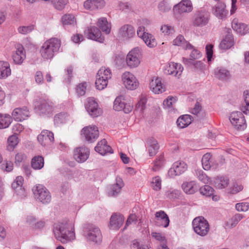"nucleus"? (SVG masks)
<instances>
[{
  "mask_svg": "<svg viewBox=\"0 0 249 249\" xmlns=\"http://www.w3.org/2000/svg\"><path fill=\"white\" fill-rule=\"evenodd\" d=\"M55 238L62 244L71 242L75 238L74 225L68 222H58L53 225Z\"/></svg>",
  "mask_w": 249,
  "mask_h": 249,
  "instance_id": "obj_1",
  "label": "nucleus"
},
{
  "mask_svg": "<svg viewBox=\"0 0 249 249\" xmlns=\"http://www.w3.org/2000/svg\"><path fill=\"white\" fill-rule=\"evenodd\" d=\"M60 46L61 41L59 39L57 38H50L46 40L41 47V56L44 59H51L58 52Z\"/></svg>",
  "mask_w": 249,
  "mask_h": 249,
  "instance_id": "obj_2",
  "label": "nucleus"
},
{
  "mask_svg": "<svg viewBox=\"0 0 249 249\" xmlns=\"http://www.w3.org/2000/svg\"><path fill=\"white\" fill-rule=\"evenodd\" d=\"M35 109L41 116L51 115L53 110V104L48 99H39L36 102Z\"/></svg>",
  "mask_w": 249,
  "mask_h": 249,
  "instance_id": "obj_3",
  "label": "nucleus"
},
{
  "mask_svg": "<svg viewBox=\"0 0 249 249\" xmlns=\"http://www.w3.org/2000/svg\"><path fill=\"white\" fill-rule=\"evenodd\" d=\"M192 225L195 232L201 236L206 235L210 230L208 221L201 216L195 218Z\"/></svg>",
  "mask_w": 249,
  "mask_h": 249,
  "instance_id": "obj_4",
  "label": "nucleus"
},
{
  "mask_svg": "<svg viewBox=\"0 0 249 249\" xmlns=\"http://www.w3.org/2000/svg\"><path fill=\"white\" fill-rule=\"evenodd\" d=\"M33 191L36 199L44 204L50 202L51 195L45 186L41 184H37L33 188Z\"/></svg>",
  "mask_w": 249,
  "mask_h": 249,
  "instance_id": "obj_5",
  "label": "nucleus"
},
{
  "mask_svg": "<svg viewBox=\"0 0 249 249\" xmlns=\"http://www.w3.org/2000/svg\"><path fill=\"white\" fill-rule=\"evenodd\" d=\"M133 108V103L124 96H118L114 102L113 108L116 111L123 110L125 113L130 112Z\"/></svg>",
  "mask_w": 249,
  "mask_h": 249,
  "instance_id": "obj_6",
  "label": "nucleus"
},
{
  "mask_svg": "<svg viewBox=\"0 0 249 249\" xmlns=\"http://www.w3.org/2000/svg\"><path fill=\"white\" fill-rule=\"evenodd\" d=\"M141 49L136 47L131 50L125 58L127 66L131 69L138 67L141 63Z\"/></svg>",
  "mask_w": 249,
  "mask_h": 249,
  "instance_id": "obj_7",
  "label": "nucleus"
},
{
  "mask_svg": "<svg viewBox=\"0 0 249 249\" xmlns=\"http://www.w3.org/2000/svg\"><path fill=\"white\" fill-rule=\"evenodd\" d=\"M209 20L208 12L205 10L197 11L194 14L192 20V25L195 27L206 26Z\"/></svg>",
  "mask_w": 249,
  "mask_h": 249,
  "instance_id": "obj_8",
  "label": "nucleus"
},
{
  "mask_svg": "<svg viewBox=\"0 0 249 249\" xmlns=\"http://www.w3.org/2000/svg\"><path fill=\"white\" fill-rule=\"evenodd\" d=\"M122 80L125 87L129 90H134L139 86V82L136 77L129 71L123 73Z\"/></svg>",
  "mask_w": 249,
  "mask_h": 249,
  "instance_id": "obj_9",
  "label": "nucleus"
},
{
  "mask_svg": "<svg viewBox=\"0 0 249 249\" xmlns=\"http://www.w3.org/2000/svg\"><path fill=\"white\" fill-rule=\"evenodd\" d=\"M229 119L232 125L239 130H244L247 126L245 117L241 112H232Z\"/></svg>",
  "mask_w": 249,
  "mask_h": 249,
  "instance_id": "obj_10",
  "label": "nucleus"
},
{
  "mask_svg": "<svg viewBox=\"0 0 249 249\" xmlns=\"http://www.w3.org/2000/svg\"><path fill=\"white\" fill-rule=\"evenodd\" d=\"M81 135L88 142H93L99 137L98 127L95 125L85 126L82 129Z\"/></svg>",
  "mask_w": 249,
  "mask_h": 249,
  "instance_id": "obj_11",
  "label": "nucleus"
},
{
  "mask_svg": "<svg viewBox=\"0 0 249 249\" xmlns=\"http://www.w3.org/2000/svg\"><path fill=\"white\" fill-rule=\"evenodd\" d=\"M85 237L88 241L96 244L101 243L103 238L100 230L94 226H91L88 229L85 234Z\"/></svg>",
  "mask_w": 249,
  "mask_h": 249,
  "instance_id": "obj_12",
  "label": "nucleus"
},
{
  "mask_svg": "<svg viewBox=\"0 0 249 249\" xmlns=\"http://www.w3.org/2000/svg\"><path fill=\"white\" fill-rule=\"evenodd\" d=\"M186 163L183 161L175 162L168 172L169 177L173 178L177 176H179L185 172L187 169Z\"/></svg>",
  "mask_w": 249,
  "mask_h": 249,
  "instance_id": "obj_13",
  "label": "nucleus"
},
{
  "mask_svg": "<svg viewBox=\"0 0 249 249\" xmlns=\"http://www.w3.org/2000/svg\"><path fill=\"white\" fill-rule=\"evenodd\" d=\"M183 70V67L180 64L172 62L166 64L164 68L165 74L173 75L178 78L181 75Z\"/></svg>",
  "mask_w": 249,
  "mask_h": 249,
  "instance_id": "obj_14",
  "label": "nucleus"
},
{
  "mask_svg": "<svg viewBox=\"0 0 249 249\" xmlns=\"http://www.w3.org/2000/svg\"><path fill=\"white\" fill-rule=\"evenodd\" d=\"M85 35L89 39H90L100 43L105 40L104 36L102 35L100 30L95 26H90L85 31Z\"/></svg>",
  "mask_w": 249,
  "mask_h": 249,
  "instance_id": "obj_15",
  "label": "nucleus"
},
{
  "mask_svg": "<svg viewBox=\"0 0 249 249\" xmlns=\"http://www.w3.org/2000/svg\"><path fill=\"white\" fill-rule=\"evenodd\" d=\"M86 108L89 114L93 117H97L101 115L102 113V109L98 107L97 103L93 97L87 99Z\"/></svg>",
  "mask_w": 249,
  "mask_h": 249,
  "instance_id": "obj_16",
  "label": "nucleus"
},
{
  "mask_svg": "<svg viewBox=\"0 0 249 249\" xmlns=\"http://www.w3.org/2000/svg\"><path fill=\"white\" fill-rule=\"evenodd\" d=\"M38 142L44 146L51 145L54 141L53 133L47 130H43L37 137Z\"/></svg>",
  "mask_w": 249,
  "mask_h": 249,
  "instance_id": "obj_17",
  "label": "nucleus"
},
{
  "mask_svg": "<svg viewBox=\"0 0 249 249\" xmlns=\"http://www.w3.org/2000/svg\"><path fill=\"white\" fill-rule=\"evenodd\" d=\"M135 31L134 27L129 24L122 26L119 31L118 36L124 40H128L134 36Z\"/></svg>",
  "mask_w": 249,
  "mask_h": 249,
  "instance_id": "obj_18",
  "label": "nucleus"
},
{
  "mask_svg": "<svg viewBox=\"0 0 249 249\" xmlns=\"http://www.w3.org/2000/svg\"><path fill=\"white\" fill-rule=\"evenodd\" d=\"M89 155V149L84 146L77 148L74 151L73 157L78 162H85L88 159Z\"/></svg>",
  "mask_w": 249,
  "mask_h": 249,
  "instance_id": "obj_19",
  "label": "nucleus"
},
{
  "mask_svg": "<svg viewBox=\"0 0 249 249\" xmlns=\"http://www.w3.org/2000/svg\"><path fill=\"white\" fill-rule=\"evenodd\" d=\"M29 115V110L26 107L16 108L12 112V116L14 119L18 122L27 119Z\"/></svg>",
  "mask_w": 249,
  "mask_h": 249,
  "instance_id": "obj_20",
  "label": "nucleus"
},
{
  "mask_svg": "<svg viewBox=\"0 0 249 249\" xmlns=\"http://www.w3.org/2000/svg\"><path fill=\"white\" fill-rule=\"evenodd\" d=\"M156 224L159 227L167 228L169 224L170 220L167 214L163 211L157 212L155 213Z\"/></svg>",
  "mask_w": 249,
  "mask_h": 249,
  "instance_id": "obj_21",
  "label": "nucleus"
},
{
  "mask_svg": "<svg viewBox=\"0 0 249 249\" xmlns=\"http://www.w3.org/2000/svg\"><path fill=\"white\" fill-rule=\"evenodd\" d=\"M151 90L156 94L162 93L165 91V88L161 82V79L154 77L152 78L149 84Z\"/></svg>",
  "mask_w": 249,
  "mask_h": 249,
  "instance_id": "obj_22",
  "label": "nucleus"
},
{
  "mask_svg": "<svg viewBox=\"0 0 249 249\" xmlns=\"http://www.w3.org/2000/svg\"><path fill=\"white\" fill-rule=\"evenodd\" d=\"M231 26L234 31L241 35H244L249 32V25L240 22L237 18L233 19Z\"/></svg>",
  "mask_w": 249,
  "mask_h": 249,
  "instance_id": "obj_23",
  "label": "nucleus"
},
{
  "mask_svg": "<svg viewBox=\"0 0 249 249\" xmlns=\"http://www.w3.org/2000/svg\"><path fill=\"white\" fill-rule=\"evenodd\" d=\"M104 0H87L84 2L86 9L94 10L103 8L105 5Z\"/></svg>",
  "mask_w": 249,
  "mask_h": 249,
  "instance_id": "obj_24",
  "label": "nucleus"
},
{
  "mask_svg": "<svg viewBox=\"0 0 249 249\" xmlns=\"http://www.w3.org/2000/svg\"><path fill=\"white\" fill-rule=\"evenodd\" d=\"M192 10V3L190 0H182L180 2L174 7V11L178 10L180 13H189Z\"/></svg>",
  "mask_w": 249,
  "mask_h": 249,
  "instance_id": "obj_25",
  "label": "nucleus"
},
{
  "mask_svg": "<svg viewBox=\"0 0 249 249\" xmlns=\"http://www.w3.org/2000/svg\"><path fill=\"white\" fill-rule=\"evenodd\" d=\"M181 188L183 191L187 194L192 195L196 192L199 188V185L195 181L184 182Z\"/></svg>",
  "mask_w": 249,
  "mask_h": 249,
  "instance_id": "obj_26",
  "label": "nucleus"
},
{
  "mask_svg": "<svg viewBox=\"0 0 249 249\" xmlns=\"http://www.w3.org/2000/svg\"><path fill=\"white\" fill-rule=\"evenodd\" d=\"M16 51L13 54V59L16 64H21L26 57L24 49L22 45H18Z\"/></svg>",
  "mask_w": 249,
  "mask_h": 249,
  "instance_id": "obj_27",
  "label": "nucleus"
},
{
  "mask_svg": "<svg viewBox=\"0 0 249 249\" xmlns=\"http://www.w3.org/2000/svg\"><path fill=\"white\" fill-rule=\"evenodd\" d=\"M95 150L102 155L113 153L111 147L107 144V141L105 139L102 140L98 143L95 147Z\"/></svg>",
  "mask_w": 249,
  "mask_h": 249,
  "instance_id": "obj_28",
  "label": "nucleus"
},
{
  "mask_svg": "<svg viewBox=\"0 0 249 249\" xmlns=\"http://www.w3.org/2000/svg\"><path fill=\"white\" fill-rule=\"evenodd\" d=\"M124 217L121 214H113L110 220V227L113 230H118L123 225Z\"/></svg>",
  "mask_w": 249,
  "mask_h": 249,
  "instance_id": "obj_29",
  "label": "nucleus"
},
{
  "mask_svg": "<svg viewBox=\"0 0 249 249\" xmlns=\"http://www.w3.org/2000/svg\"><path fill=\"white\" fill-rule=\"evenodd\" d=\"M213 74L214 76L221 80H226L230 77V73L226 68L219 67L214 70Z\"/></svg>",
  "mask_w": 249,
  "mask_h": 249,
  "instance_id": "obj_30",
  "label": "nucleus"
},
{
  "mask_svg": "<svg viewBox=\"0 0 249 249\" xmlns=\"http://www.w3.org/2000/svg\"><path fill=\"white\" fill-rule=\"evenodd\" d=\"M11 74L9 63L7 61H0V79H5Z\"/></svg>",
  "mask_w": 249,
  "mask_h": 249,
  "instance_id": "obj_31",
  "label": "nucleus"
},
{
  "mask_svg": "<svg viewBox=\"0 0 249 249\" xmlns=\"http://www.w3.org/2000/svg\"><path fill=\"white\" fill-rule=\"evenodd\" d=\"M97 25L106 34L108 35L111 31V24L109 23L106 18H101L98 19Z\"/></svg>",
  "mask_w": 249,
  "mask_h": 249,
  "instance_id": "obj_32",
  "label": "nucleus"
},
{
  "mask_svg": "<svg viewBox=\"0 0 249 249\" xmlns=\"http://www.w3.org/2000/svg\"><path fill=\"white\" fill-rule=\"evenodd\" d=\"M244 217V216L242 214L237 213L235 214L226 222L225 223V228L231 229L235 227Z\"/></svg>",
  "mask_w": 249,
  "mask_h": 249,
  "instance_id": "obj_33",
  "label": "nucleus"
},
{
  "mask_svg": "<svg viewBox=\"0 0 249 249\" xmlns=\"http://www.w3.org/2000/svg\"><path fill=\"white\" fill-rule=\"evenodd\" d=\"M123 186L124 183L122 179L120 178H117L116 183L110 187V190L108 192L109 196H115L117 195L120 192Z\"/></svg>",
  "mask_w": 249,
  "mask_h": 249,
  "instance_id": "obj_34",
  "label": "nucleus"
},
{
  "mask_svg": "<svg viewBox=\"0 0 249 249\" xmlns=\"http://www.w3.org/2000/svg\"><path fill=\"white\" fill-rule=\"evenodd\" d=\"M146 142L149 156L155 155L159 148L157 141L155 139L151 138L148 139Z\"/></svg>",
  "mask_w": 249,
  "mask_h": 249,
  "instance_id": "obj_35",
  "label": "nucleus"
},
{
  "mask_svg": "<svg viewBox=\"0 0 249 249\" xmlns=\"http://www.w3.org/2000/svg\"><path fill=\"white\" fill-rule=\"evenodd\" d=\"M173 44L176 46H181L185 50L193 49V46L188 42L186 41L183 36L181 35L178 36L173 40Z\"/></svg>",
  "mask_w": 249,
  "mask_h": 249,
  "instance_id": "obj_36",
  "label": "nucleus"
},
{
  "mask_svg": "<svg viewBox=\"0 0 249 249\" xmlns=\"http://www.w3.org/2000/svg\"><path fill=\"white\" fill-rule=\"evenodd\" d=\"M233 43L232 35L228 33L221 42L219 47L223 50L229 49L233 45Z\"/></svg>",
  "mask_w": 249,
  "mask_h": 249,
  "instance_id": "obj_37",
  "label": "nucleus"
},
{
  "mask_svg": "<svg viewBox=\"0 0 249 249\" xmlns=\"http://www.w3.org/2000/svg\"><path fill=\"white\" fill-rule=\"evenodd\" d=\"M192 116L190 115H183L179 117L177 121V124L180 128H183L188 126L192 122Z\"/></svg>",
  "mask_w": 249,
  "mask_h": 249,
  "instance_id": "obj_38",
  "label": "nucleus"
},
{
  "mask_svg": "<svg viewBox=\"0 0 249 249\" xmlns=\"http://www.w3.org/2000/svg\"><path fill=\"white\" fill-rule=\"evenodd\" d=\"M226 5L223 3H217L214 7V14L219 18H224L226 15Z\"/></svg>",
  "mask_w": 249,
  "mask_h": 249,
  "instance_id": "obj_39",
  "label": "nucleus"
},
{
  "mask_svg": "<svg viewBox=\"0 0 249 249\" xmlns=\"http://www.w3.org/2000/svg\"><path fill=\"white\" fill-rule=\"evenodd\" d=\"M215 187L217 189H223L228 186L229 179L227 177L218 176L215 178Z\"/></svg>",
  "mask_w": 249,
  "mask_h": 249,
  "instance_id": "obj_40",
  "label": "nucleus"
},
{
  "mask_svg": "<svg viewBox=\"0 0 249 249\" xmlns=\"http://www.w3.org/2000/svg\"><path fill=\"white\" fill-rule=\"evenodd\" d=\"M112 73L109 68L102 67L98 71L96 77L105 79L108 81L111 78Z\"/></svg>",
  "mask_w": 249,
  "mask_h": 249,
  "instance_id": "obj_41",
  "label": "nucleus"
},
{
  "mask_svg": "<svg viewBox=\"0 0 249 249\" xmlns=\"http://www.w3.org/2000/svg\"><path fill=\"white\" fill-rule=\"evenodd\" d=\"M183 62L188 66L193 65L195 68L201 71L204 70L205 68V65L201 61H195L188 58H183Z\"/></svg>",
  "mask_w": 249,
  "mask_h": 249,
  "instance_id": "obj_42",
  "label": "nucleus"
},
{
  "mask_svg": "<svg viewBox=\"0 0 249 249\" xmlns=\"http://www.w3.org/2000/svg\"><path fill=\"white\" fill-rule=\"evenodd\" d=\"M44 158L41 156L34 157L31 161L32 167L36 170L41 169L44 166Z\"/></svg>",
  "mask_w": 249,
  "mask_h": 249,
  "instance_id": "obj_43",
  "label": "nucleus"
},
{
  "mask_svg": "<svg viewBox=\"0 0 249 249\" xmlns=\"http://www.w3.org/2000/svg\"><path fill=\"white\" fill-rule=\"evenodd\" d=\"M177 101L176 97L168 96L166 99L164 100L163 102L164 107L167 109L169 112H172L174 111V104Z\"/></svg>",
  "mask_w": 249,
  "mask_h": 249,
  "instance_id": "obj_44",
  "label": "nucleus"
},
{
  "mask_svg": "<svg viewBox=\"0 0 249 249\" xmlns=\"http://www.w3.org/2000/svg\"><path fill=\"white\" fill-rule=\"evenodd\" d=\"M12 118L9 114L0 113V129L8 127L11 124Z\"/></svg>",
  "mask_w": 249,
  "mask_h": 249,
  "instance_id": "obj_45",
  "label": "nucleus"
},
{
  "mask_svg": "<svg viewBox=\"0 0 249 249\" xmlns=\"http://www.w3.org/2000/svg\"><path fill=\"white\" fill-rule=\"evenodd\" d=\"M61 22L64 26L74 25L76 23V20L73 15L68 14L62 16Z\"/></svg>",
  "mask_w": 249,
  "mask_h": 249,
  "instance_id": "obj_46",
  "label": "nucleus"
},
{
  "mask_svg": "<svg viewBox=\"0 0 249 249\" xmlns=\"http://www.w3.org/2000/svg\"><path fill=\"white\" fill-rule=\"evenodd\" d=\"M152 168V171H158L162 168L165 164V160L163 155H160L154 161Z\"/></svg>",
  "mask_w": 249,
  "mask_h": 249,
  "instance_id": "obj_47",
  "label": "nucleus"
},
{
  "mask_svg": "<svg viewBox=\"0 0 249 249\" xmlns=\"http://www.w3.org/2000/svg\"><path fill=\"white\" fill-rule=\"evenodd\" d=\"M69 119V116L66 113H60L55 115L54 117V122L56 125L63 124L68 122Z\"/></svg>",
  "mask_w": 249,
  "mask_h": 249,
  "instance_id": "obj_48",
  "label": "nucleus"
},
{
  "mask_svg": "<svg viewBox=\"0 0 249 249\" xmlns=\"http://www.w3.org/2000/svg\"><path fill=\"white\" fill-rule=\"evenodd\" d=\"M244 102L242 103L241 110L246 114H249V90H246L243 93Z\"/></svg>",
  "mask_w": 249,
  "mask_h": 249,
  "instance_id": "obj_49",
  "label": "nucleus"
},
{
  "mask_svg": "<svg viewBox=\"0 0 249 249\" xmlns=\"http://www.w3.org/2000/svg\"><path fill=\"white\" fill-rule=\"evenodd\" d=\"M19 142L17 135H12L7 140V149L9 151H13Z\"/></svg>",
  "mask_w": 249,
  "mask_h": 249,
  "instance_id": "obj_50",
  "label": "nucleus"
},
{
  "mask_svg": "<svg viewBox=\"0 0 249 249\" xmlns=\"http://www.w3.org/2000/svg\"><path fill=\"white\" fill-rule=\"evenodd\" d=\"M202 165L205 170L210 169L212 166V155L209 153H206L203 155L202 160Z\"/></svg>",
  "mask_w": 249,
  "mask_h": 249,
  "instance_id": "obj_51",
  "label": "nucleus"
},
{
  "mask_svg": "<svg viewBox=\"0 0 249 249\" xmlns=\"http://www.w3.org/2000/svg\"><path fill=\"white\" fill-rule=\"evenodd\" d=\"M142 39L146 45L150 48H154L157 45V42L154 36L150 34L147 33Z\"/></svg>",
  "mask_w": 249,
  "mask_h": 249,
  "instance_id": "obj_52",
  "label": "nucleus"
},
{
  "mask_svg": "<svg viewBox=\"0 0 249 249\" xmlns=\"http://www.w3.org/2000/svg\"><path fill=\"white\" fill-rule=\"evenodd\" d=\"M161 179L160 177L156 176L152 178L150 183L151 187L155 191H159L161 188Z\"/></svg>",
  "mask_w": 249,
  "mask_h": 249,
  "instance_id": "obj_53",
  "label": "nucleus"
},
{
  "mask_svg": "<svg viewBox=\"0 0 249 249\" xmlns=\"http://www.w3.org/2000/svg\"><path fill=\"white\" fill-rule=\"evenodd\" d=\"M23 181V178L21 176H18L17 177L15 180L12 184V188L15 190L16 192L20 190L23 191L22 186Z\"/></svg>",
  "mask_w": 249,
  "mask_h": 249,
  "instance_id": "obj_54",
  "label": "nucleus"
},
{
  "mask_svg": "<svg viewBox=\"0 0 249 249\" xmlns=\"http://www.w3.org/2000/svg\"><path fill=\"white\" fill-rule=\"evenodd\" d=\"M125 59L123 54H115L114 63L117 67L121 68L125 65Z\"/></svg>",
  "mask_w": 249,
  "mask_h": 249,
  "instance_id": "obj_55",
  "label": "nucleus"
},
{
  "mask_svg": "<svg viewBox=\"0 0 249 249\" xmlns=\"http://www.w3.org/2000/svg\"><path fill=\"white\" fill-rule=\"evenodd\" d=\"M55 9L61 10L67 4L68 0H51Z\"/></svg>",
  "mask_w": 249,
  "mask_h": 249,
  "instance_id": "obj_56",
  "label": "nucleus"
},
{
  "mask_svg": "<svg viewBox=\"0 0 249 249\" xmlns=\"http://www.w3.org/2000/svg\"><path fill=\"white\" fill-rule=\"evenodd\" d=\"M200 193L204 195L207 196H212L214 192L213 189L209 185H205L199 188Z\"/></svg>",
  "mask_w": 249,
  "mask_h": 249,
  "instance_id": "obj_57",
  "label": "nucleus"
},
{
  "mask_svg": "<svg viewBox=\"0 0 249 249\" xmlns=\"http://www.w3.org/2000/svg\"><path fill=\"white\" fill-rule=\"evenodd\" d=\"M34 29V25H29L28 26H21L18 27V31L19 34L26 35L30 33Z\"/></svg>",
  "mask_w": 249,
  "mask_h": 249,
  "instance_id": "obj_58",
  "label": "nucleus"
},
{
  "mask_svg": "<svg viewBox=\"0 0 249 249\" xmlns=\"http://www.w3.org/2000/svg\"><path fill=\"white\" fill-rule=\"evenodd\" d=\"M181 192L179 190L177 189H170L166 193V196L169 199H174L178 198L180 195Z\"/></svg>",
  "mask_w": 249,
  "mask_h": 249,
  "instance_id": "obj_59",
  "label": "nucleus"
},
{
  "mask_svg": "<svg viewBox=\"0 0 249 249\" xmlns=\"http://www.w3.org/2000/svg\"><path fill=\"white\" fill-rule=\"evenodd\" d=\"M108 81L100 78L96 77L95 81V86L97 89L102 90L107 87L108 84Z\"/></svg>",
  "mask_w": 249,
  "mask_h": 249,
  "instance_id": "obj_60",
  "label": "nucleus"
},
{
  "mask_svg": "<svg viewBox=\"0 0 249 249\" xmlns=\"http://www.w3.org/2000/svg\"><path fill=\"white\" fill-rule=\"evenodd\" d=\"M151 236L156 240L159 241L160 243V245L166 244L165 237L162 234L159 232H153L151 233Z\"/></svg>",
  "mask_w": 249,
  "mask_h": 249,
  "instance_id": "obj_61",
  "label": "nucleus"
},
{
  "mask_svg": "<svg viewBox=\"0 0 249 249\" xmlns=\"http://www.w3.org/2000/svg\"><path fill=\"white\" fill-rule=\"evenodd\" d=\"M86 83H82L77 86L76 88V91L78 95L83 96L86 93Z\"/></svg>",
  "mask_w": 249,
  "mask_h": 249,
  "instance_id": "obj_62",
  "label": "nucleus"
},
{
  "mask_svg": "<svg viewBox=\"0 0 249 249\" xmlns=\"http://www.w3.org/2000/svg\"><path fill=\"white\" fill-rule=\"evenodd\" d=\"M147 99L145 96L142 95L140 98V100L136 104V107L137 109H140L141 111H143L145 107V104Z\"/></svg>",
  "mask_w": 249,
  "mask_h": 249,
  "instance_id": "obj_63",
  "label": "nucleus"
},
{
  "mask_svg": "<svg viewBox=\"0 0 249 249\" xmlns=\"http://www.w3.org/2000/svg\"><path fill=\"white\" fill-rule=\"evenodd\" d=\"M160 30L165 36H168L174 33V28L168 25H162L161 27Z\"/></svg>",
  "mask_w": 249,
  "mask_h": 249,
  "instance_id": "obj_64",
  "label": "nucleus"
}]
</instances>
